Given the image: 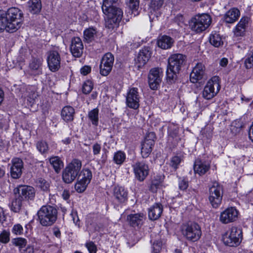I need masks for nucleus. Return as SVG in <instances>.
Listing matches in <instances>:
<instances>
[{"label":"nucleus","instance_id":"62","mask_svg":"<svg viewBox=\"0 0 253 253\" xmlns=\"http://www.w3.org/2000/svg\"><path fill=\"white\" fill-rule=\"evenodd\" d=\"M91 71V68L88 66H84L81 69V73L83 75H86Z\"/></svg>","mask_w":253,"mask_h":253},{"label":"nucleus","instance_id":"36","mask_svg":"<svg viewBox=\"0 0 253 253\" xmlns=\"http://www.w3.org/2000/svg\"><path fill=\"white\" fill-rule=\"evenodd\" d=\"M49 162L56 172L59 173L63 166V162L60 158L57 156L52 157L50 158Z\"/></svg>","mask_w":253,"mask_h":253},{"label":"nucleus","instance_id":"50","mask_svg":"<svg viewBox=\"0 0 253 253\" xmlns=\"http://www.w3.org/2000/svg\"><path fill=\"white\" fill-rule=\"evenodd\" d=\"M92 88V83L89 80L86 81L83 85V92L84 93L87 94L91 91Z\"/></svg>","mask_w":253,"mask_h":253},{"label":"nucleus","instance_id":"17","mask_svg":"<svg viewBox=\"0 0 253 253\" xmlns=\"http://www.w3.org/2000/svg\"><path fill=\"white\" fill-rule=\"evenodd\" d=\"M205 78V66L201 63H197L190 74V81L193 83H197Z\"/></svg>","mask_w":253,"mask_h":253},{"label":"nucleus","instance_id":"10","mask_svg":"<svg viewBox=\"0 0 253 253\" xmlns=\"http://www.w3.org/2000/svg\"><path fill=\"white\" fill-rule=\"evenodd\" d=\"M162 77L163 70L161 68H154L150 70L148 74V83L151 89H158L162 82Z\"/></svg>","mask_w":253,"mask_h":253},{"label":"nucleus","instance_id":"28","mask_svg":"<svg viewBox=\"0 0 253 253\" xmlns=\"http://www.w3.org/2000/svg\"><path fill=\"white\" fill-rule=\"evenodd\" d=\"M29 11L33 14H38L42 10L41 0H29L28 2Z\"/></svg>","mask_w":253,"mask_h":253},{"label":"nucleus","instance_id":"16","mask_svg":"<svg viewBox=\"0 0 253 253\" xmlns=\"http://www.w3.org/2000/svg\"><path fill=\"white\" fill-rule=\"evenodd\" d=\"M238 213V211L235 208H228L221 212L219 220L223 224L234 222L237 219Z\"/></svg>","mask_w":253,"mask_h":253},{"label":"nucleus","instance_id":"39","mask_svg":"<svg viewBox=\"0 0 253 253\" xmlns=\"http://www.w3.org/2000/svg\"><path fill=\"white\" fill-rule=\"evenodd\" d=\"M22 200L20 196H16L11 203V210L15 212H19L21 209Z\"/></svg>","mask_w":253,"mask_h":253},{"label":"nucleus","instance_id":"5","mask_svg":"<svg viewBox=\"0 0 253 253\" xmlns=\"http://www.w3.org/2000/svg\"><path fill=\"white\" fill-rule=\"evenodd\" d=\"M211 22L210 15L203 13L196 15L193 17L189 22V26L192 31L196 33H201L207 29Z\"/></svg>","mask_w":253,"mask_h":253},{"label":"nucleus","instance_id":"44","mask_svg":"<svg viewBox=\"0 0 253 253\" xmlns=\"http://www.w3.org/2000/svg\"><path fill=\"white\" fill-rule=\"evenodd\" d=\"M98 114V110L96 108L93 109L88 113V118L89 120L91 121L93 125L96 126L97 125Z\"/></svg>","mask_w":253,"mask_h":253},{"label":"nucleus","instance_id":"61","mask_svg":"<svg viewBox=\"0 0 253 253\" xmlns=\"http://www.w3.org/2000/svg\"><path fill=\"white\" fill-rule=\"evenodd\" d=\"M92 150H93V154L95 155H98L99 154L100 150H101V146L99 144L97 143H95L92 146Z\"/></svg>","mask_w":253,"mask_h":253},{"label":"nucleus","instance_id":"45","mask_svg":"<svg viewBox=\"0 0 253 253\" xmlns=\"http://www.w3.org/2000/svg\"><path fill=\"white\" fill-rule=\"evenodd\" d=\"M89 183L78 179L75 185V188L78 193H82L85 191Z\"/></svg>","mask_w":253,"mask_h":253},{"label":"nucleus","instance_id":"13","mask_svg":"<svg viewBox=\"0 0 253 253\" xmlns=\"http://www.w3.org/2000/svg\"><path fill=\"white\" fill-rule=\"evenodd\" d=\"M47 62L51 71L54 72L58 71L61 67V57L59 53L55 50L49 51Z\"/></svg>","mask_w":253,"mask_h":253},{"label":"nucleus","instance_id":"40","mask_svg":"<svg viewBox=\"0 0 253 253\" xmlns=\"http://www.w3.org/2000/svg\"><path fill=\"white\" fill-rule=\"evenodd\" d=\"M4 11H0V33L4 30L9 32L7 19Z\"/></svg>","mask_w":253,"mask_h":253},{"label":"nucleus","instance_id":"35","mask_svg":"<svg viewBox=\"0 0 253 253\" xmlns=\"http://www.w3.org/2000/svg\"><path fill=\"white\" fill-rule=\"evenodd\" d=\"M153 145L143 141L141 143V154L143 158H147L151 154Z\"/></svg>","mask_w":253,"mask_h":253},{"label":"nucleus","instance_id":"11","mask_svg":"<svg viewBox=\"0 0 253 253\" xmlns=\"http://www.w3.org/2000/svg\"><path fill=\"white\" fill-rule=\"evenodd\" d=\"M114 62V55L110 52L106 53L102 57L100 64V73L104 76H107L111 71Z\"/></svg>","mask_w":253,"mask_h":253},{"label":"nucleus","instance_id":"57","mask_svg":"<svg viewBox=\"0 0 253 253\" xmlns=\"http://www.w3.org/2000/svg\"><path fill=\"white\" fill-rule=\"evenodd\" d=\"M85 246L87 248L89 253H96L97 248L93 242L86 243Z\"/></svg>","mask_w":253,"mask_h":253},{"label":"nucleus","instance_id":"19","mask_svg":"<svg viewBox=\"0 0 253 253\" xmlns=\"http://www.w3.org/2000/svg\"><path fill=\"white\" fill-rule=\"evenodd\" d=\"M43 60L41 57H32L29 63V69L31 74L34 76H39L42 74Z\"/></svg>","mask_w":253,"mask_h":253},{"label":"nucleus","instance_id":"41","mask_svg":"<svg viewBox=\"0 0 253 253\" xmlns=\"http://www.w3.org/2000/svg\"><path fill=\"white\" fill-rule=\"evenodd\" d=\"M128 6L131 10L132 14H133L134 16L138 14L139 0H129Z\"/></svg>","mask_w":253,"mask_h":253},{"label":"nucleus","instance_id":"6","mask_svg":"<svg viewBox=\"0 0 253 253\" xmlns=\"http://www.w3.org/2000/svg\"><path fill=\"white\" fill-rule=\"evenodd\" d=\"M182 235L190 241L196 242L201 237L202 231L200 226L196 223H188L181 227Z\"/></svg>","mask_w":253,"mask_h":253},{"label":"nucleus","instance_id":"59","mask_svg":"<svg viewBox=\"0 0 253 253\" xmlns=\"http://www.w3.org/2000/svg\"><path fill=\"white\" fill-rule=\"evenodd\" d=\"M71 215L72 217V219L76 225L79 226V218L78 216L77 212L76 211H72L71 213Z\"/></svg>","mask_w":253,"mask_h":253},{"label":"nucleus","instance_id":"4","mask_svg":"<svg viewBox=\"0 0 253 253\" xmlns=\"http://www.w3.org/2000/svg\"><path fill=\"white\" fill-rule=\"evenodd\" d=\"M82 166V162L80 160H73L62 171V179L63 181L68 184L73 182L79 174Z\"/></svg>","mask_w":253,"mask_h":253},{"label":"nucleus","instance_id":"1","mask_svg":"<svg viewBox=\"0 0 253 253\" xmlns=\"http://www.w3.org/2000/svg\"><path fill=\"white\" fill-rule=\"evenodd\" d=\"M186 60V56L179 53L173 54L169 58L167 76L169 82L172 83L177 79V75L184 65Z\"/></svg>","mask_w":253,"mask_h":253},{"label":"nucleus","instance_id":"22","mask_svg":"<svg viewBox=\"0 0 253 253\" xmlns=\"http://www.w3.org/2000/svg\"><path fill=\"white\" fill-rule=\"evenodd\" d=\"M210 165L208 162L203 161L200 159L195 160L194 170L195 173L201 176L205 174L210 169Z\"/></svg>","mask_w":253,"mask_h":253},{"label":"nucleus","instance_id":"30","mask_svg":"<svg viewBox=\"0 0 253 253\" xmlns=\"http://www.w3.org/2000/svg\"><path fill=\"white\" fill-rule=\"evenodd\" d=\"M118 0H104L102 9L104 13H108L109 11L116 12L117 10L121 9L114 6L113 5L118 2Z\"/></svg>","mask_w":253,"mask_h":253},{"label":"nucleus","instance_id":"20","mask_svg":"<svg viewBox=\"0 0 253 253\" xmlns=\"http://www.w3.org/2000/svg\"><path fill=\"white\" fill-rule=\"evenodd\" d=\"M23 163L21 159L15 158L12 160L10 167V175L14 179L19 178L22 174Z\"/></svg>","mask_w":253,"mask_h":253},{"label":"nucleus","instance_id":"42","mask_svg":"<svg viewBox=\"0 0 253 253\" xmlns=\"http://www.w3.org/2000/svg\"><path fill=\"white\" fill-rule=\"evenodd\" d=\"M164 0H151L149 4L150 12L152 13L159 9L164 3Z\"/></svg>","mask_w":253,"mask_h":253},{"label":"nucleus","instance_id":"25","mask_svg":"<svg viewBox=\"0 0 253 253\" xmlns=\"http://www.w3.org/2000/svg\"><path fill=\"white\" fill-rule=\"evenodd\" d=\"M163 211V206L161 204L156 203L148 211V216L151 220L158 219L161 215Z\"/></svg>","mask_w":253,"mask_h":253},{"label":"nucleus","instance_id":"60","mask_svg":"<svg viewBox=\"0 0 253 253\" xmlns=\"http://www.w3.org/2000/svg\"><path fill=\"white\" fill-rule=\"evenodd\" d=\"M6 217L4 213L3 209L0 208V223L4 226V222L6 221Z\"/></svg>","mask_w":253,"mask_h":253},{"label":"nucleus","instance_id":"37","mask_svg":"<svg viewBox=\"0 0 253 253\" xmlns=\"http://www.w3.org/2000/svg\"><path fill=\"white\" fill-rule=\"evenodd\" d=\"M96 34V31L93 28L85 29L84 32V41L88 43L94 40Z\"/></svg>","mask_w":253,"mask_h":253},{"label":"nucleus","instance_id":"51","mask_svg":"<svg viewBox=\"0 0 253 253\" xmlns=\"http://www.w3.org/2000/svg\"><path fill=\"white\" fill-rule=\"evenodd\" d=\"M181 158L177 156H174L171 158L170 166L174 169L178 168V166L181 162Z\"/></svg>","mask_w":253,"mask_h":253},{"label":"nucleus","instance_id":"31","mask_svg":"<svg viewBox=\"0 0 253 253\" xmlns=\"http://www.w3.org/2000/svg\"><path fill=\"white\" fill-rule=\"evenodd\" d=\"M248 24V20L247 18H242L234 30V34L236 36H242L244 35L247 24Z\"/></svg>","mask_w":253,"mask_h":253},{"label":"nucleus","instance_id":"21","mask_svg":"<svg viewBox=\"0 0 253 253\" xmlns=\"http://www.w3.org/2000/svg\"><path fill=\"white\" fill-rule=\"evenodd\" d=\"M18 196L24 200H32L35 195V189L33 187L27 185H21L17 188Z\"/></svg>","mask_w":253,"mask_h":253},{"label":"nucleus","instance_id":"49","mask_svg":"<svg viewBox=\"0 0 253 253\" xmlns=\"http://www.w3.org/2000/svg\"><path fill=\"white\" fill-rule=\"evenodd\" d=\"M10 241V232L9 231L4 230L0 234V242L6 244Z\"/></svg>","mask_w":253,"mask_h":253},{"label":"nucleus","instance_id":"9","mask_svg":"<svg viewBox=\"0 0 253 253\" xmlns=\"http://www.w3.org/2000/svg\"><path fill=\"white\" fill-rule=\"evenodd\" d=\"M222 188L220 184L214 182L209 189V201L212 206L217 208L221 204L222 199Z\"/></svg>","mask_w":253,"mask_h":253},{"label":"nucleus","instance_id":"32","mask_svg":"<svg viewBox=\"0 0 253 253\" xmlns=\"http://www.w3.org/2000/svg\"><path fill=\"white\" fill-rule=\"evenodd\" d=\"M173 42V40L170 37L164 36L158 40V45L161 48L165 49L170 48Z\"/></svg>","mask_w":253,"mask_h":253},{"label":"nucleus","instance_id":"48","mask_svg":"<svg viewBox=\"0 0 253 253\" xmlns=\"http://www.w3.org/2000/svg\"><path fill=\"white\" fill-rule=\"evenodd\" d=\"M28 55V49L27 47H22L19 50V57L18 61L23 62Z\"/></svg>","mask_w":253,"mask_h":253},{"label":"nucleus","instance_id":"27","mask_svg":"<svg viewBox=\"0 0 253 253\" xmlns=\"http://www.w3.org/2000/svg\"><path fill=\"white\" fill-rule=\"evenodd\" d=\"M144 217V214L142 213L131 214L127 216V220L131 226L138 227L142 224Z\"/></svg>","mask_w":253,"mask_h":253},{"label":"nucleus","instance_id":"64","mask_svg":"<svg viewBox=\"0 0 253 253\" xmlns=\"http://www.w3.org/2000/svg\"><path fill=\"white\" fill-rule=\"evenodd\" d=\"M53 233L55 236L57 238H60L61 236V232L60 229L57 227H54L53 228Z\"/></svg>","mask_w":253,"mask_h":253},{"label":"nucleus","instance_id":"63","mask_svg":"<svg viewBox=\"0 0 253 253\" xmlns=\"http://www.w3.org/2000/svg\"><path fill=\"white\" fill-rule=\"evenodd\" d=\"M37 94L35 92H31L30 94L28 96V100L30 103H34L35 99L37 98Z\"/></svg>","mask_w":253,"mask_h":253},{"label":"nucleus","instance_id":"47","mask_svg":"<svg viewBox=\"0 0 253 253\" xmlns=\"http://www.w3.org/2000/svg\"><path fill=\"white\" fill-rule=\"evenodd\" d=\"M36 184L38 187L44 191H47L49 187L48 182L42 178H38L36 181Z\"/></svg>","mask_w":253,"mask_h":253},{"label":"nucleus","instance_id":"43","mask_svg":"<svg viewBox=\"0 0 253 253\" xmlns=\"http://www.w3.org/2000/svg\"><path fill=\"white\" fill-rule=\"evenodd\" d=\"M126 159V154L124 152L119 151L115 153L113 160L117 165H122Z\"/></svg>","mask_w":253,"mask_h":253},{"label":"nucleus","instance_id":"46","mask_svg":"<svg viewBox=\"0 0 253 253\" xmlns=\"http://www.w3.org/2000/svg\"><path fill=\"white\" fill-rule=\"evenodd\" d=\"M11 244L16 247H18L19 248H22L26 245L27 241L23 238H14L11 240Z\"/></svg>","mask_w":253,"mask_h":253},{"label":"nucleus","instance_id":"38","mask_svg":"<svg viewBox=\"0 0 253 253\" xmlns=\"http://www.w3.org/2000/svg\"><path fill=\"white\" fill-rule=\"evenodd\" d=\"M209 42L213 46L218 47L223 44L220 36L217 33H214L211 35L209 38Z\"/></svg>","mask_w":253,"mask_h":253},{"label":"nucleus","instance_id":"24","mask_svg":"<svg viewBox=\"0 0 253 253\" xmlns=\"http://www.w3.org/2000/svg\"><path fill=\"white\" fill-rule=\"evenodd\" d=\"M127 191L123 187L116 186L114 188L113 196L120 203H123L127 201Z\"/></svg>","mask_w":253,"mask_h":253},{"label":"nucleus","instance_id":"54","mask_svg":"<svg viewBox=\"0 0 253 253\" xmlns=\"http://www.w3.org/2000/svg\"><path fill=\"white\" fill-rule=\"evenodd\" d=\"M37 147L38 150L42 153H44L48 150V146L45 142L40 141L37 144Z\"/></svg>","mask_w":253,"mask_h":253},{"label":"nucleus","instance_id":"8","mask_svg":"<svg viewBox=\"0 0 253 253\" xmlns=\"http://www.w3.org/2000/svg\"><path fill=\"white\" fill-rule=\"evenodd\" d=\"M218 77H212L207 84L203 91V97L207 100L212 98L219 91L220 86Z\"/></svg>","mask_w":253,"mask_h":253},{"label":"nucleus","instance_id":"55","mask_svg":"<svg viewBox=\"0 0 253 253\" xmlns=\"http://www.w3.org/2000/svg\"><path fill=\"white\" fill-rule=\"evenodd\" d=\"M12 233L16 235H22L23 233V228L20 224H15L12 229Z\"/></svg>","mask_w":253,"mask_h":253},{"label":"nucleus","instance_id":"15","mask_svg":"<svg viewBox=\"0 0 253 253\" xmlns=\"http://www.w3.org/2000/svg\"><path fill=\"white\" fill-rule=\"evenodd\" d=\"M140 97L137 88L133 87L129 89L126 98L127 106L133 109H137L139 107Z\"/></svg>","mask_w":253,"mask_h":253},{"label":"nucleus","instance_id":"29","mask_svg":"<svg viewBox=\"0 0 253 253\" xmlns=\"http://www.w3.org/2000/svg\"><path fill=\"white\" fill-rule=\"evenodd\" d=\"M75 112L73 107L66 106L63 108L61 111V117L66 122H71L74 120Z\"/></svg>","mask_w":253,"mask_h":253},{"label":"nucleus","instance_id":"26","mask_svg":"<svg viewBox=\"0 0 253 253\" xmlns=\"http://www.w3.org/2000/svg\"><path fill=\"white\" fill-rule=\"evenodd\" d=\"M240 15V12L237 8H231L224 15V21L227 23H233L238 20Z\"/></svg>","mask_w":253,"mask_h":253},{"label":"nucleus","instance_id":"14","mask_svg":"<svg viewBox=\"0 0 253 253\" xmlns=\"http://www.w3.org/2000/svg\"><path fill=\"white\" fill-rule=\"evenodd\" d=\"M132 167L135 178L140 182L143 181L149 173L148 166L143 162H137Z\"/></svg>","mask_w":253,"mask_h":253},{"label":"nucleus","instance_id":"18","mask_svg":"<svg viewBox=\"0 0 253 253\" xmlns=\"http://www.w3.org/2000/svg\"><path fill=\"white\" fill-rule=\"evenodd\" d=\"M70 50L74 57L79 58L82 56L83 53L84 45L79 37H74L72 39Z\"/></svg>","mask_w":253,"mask_h":253},{"label":"nucleus","instance_id":"34","mask_svg":"<svg viewBox=\"0 0 253 253\" xmlns=\"http://www.w3.org/2000/svg\"><path fill=\"white\" fill-rule=\"evenodd\" d=\"M91 178L92 172L87 169H83L82 170L80 171L78 174V179L82 181L86 182L88 183L90 182Z\"/></svg>","mask_w":253,"mask_h":253},{"label":"nucleus","instance_id":"56","mask_svg":"<svg viewBox=\"0 0 253 253\" xmlns=\"http://www.w3.org/2000/svg\"><path fill=\"white\" fill-rule=\"evenodd\" d=\"M162 243L161 241H155L153 243V252L154 253H160L162 248Z\"/></svg>","mask_w":253,"mask_h":253},{"label":"nucleus","instance_id":"23","mask_svg":"<svg viewBox=\"0 0 253 253\" xmlns=\"http://www.w3.org/2000/svg\"><path fill=\"white\" fill-rule=\"evenodd\" d=\"M151 54L150 48L148 47H145L140 50L136 60L139 67L146 64L151 57Z\"/></svg>","mask_w":253,"mask_h":253},{"label":"nucleus","instance_id":"7","mask_svg":"<svg viewBox=\"0 0 253 253\" xmlns=\"http://www.w3.org/2000/svg\"><path fill=\"white\" fill-rule=\"evenodd\" d=\"M242 240V230L237 227H232L223 237L224 244L230 247H237Z\"/></svg>","mask_w":253,"mask_h":253},{"label":"nucleus","instance_id":"2","mask_svg":"<svg viewBox=\"0 0 253 253\" xmlns=\"http://www.w3.org/2000/svg\"><path fill=\"white\" fill-rule=\"evenodd\" d=\"M57 210L50 205L42 206L37 212L38 220L42 226L52 225L57 219Z\"/></svg>","mask_w":253,"mask_h":253},{"label":"nucleus","instance_id":"12","mask_svg":"<svg viewBox=\"0 0 253 253\" xmlns=\"http://www.w3.org/2000/svg\"><path fill=\"white\" fill-rule=\"evenodd\" d=\"M104 14L106 15V27L109 29H113L121 21L123 12L122 10H117L115 12L109 11L108 13Z\"/></svg>","mask_w":253,"mask_h":253},{"label":"nucleus","instance_id":"53","mask_svg":"<svg viewBox=\"0 0 253 253\" xmlns=\"http://www.w3.org/2000/svg\"><path fill=\"white\" fill-rule=\"evenodd\" d=\"M173 21L179 27H182L185 25L184 18L183 15L181 14H177L174 17Z\"/></svg>","mask_w":253,"mask_h":253},{"label":"nucleus","instance_id":"52","mask_svg":"<svg viewBox=\"0 0 253 253\" xmlns=\"http://www.w3.org/2000/svg\"><path fill=\"white\" fill-rule=\"evenodd\" d=\"M156 138L155 133L153 132H150L146 134L144 141L154 145Z\"/></svg>","mask_w":253,"mask_h":253},{"label":"nucleus","instance_id":"3","mask_svg":"<svg viewBox=\"0 0 253 253\" xmlns=\"http://www.w3.org/2000/svg\"><path fill=\"white\" fill-rule=\"evenodd\" d=\"M4 12L7 19L9 32L13 33L19 29L24 19L22 11L18 8L11 7Z\"/></svg>","mask_w":253,"mask_h":253},{"label":"nucleus","instance_id":"58","mask_svg":"<svg viewBox=\"0 0 253 253\" xmlns=\"http://www.w3.org/2000/svg\"><path fill=\"white\" fill-rule=\"evenodd\" d=\"M188 186V182L185 179H181L179 182V188L180 190H185Z\"/></svg>","mask_w":253,"mask_h":253},{"label":"nucleus","instance_id":"33","mask_svg":"<svg viewBox=\"0 0 253 253\" xmlns=\"http://www.w3.org/2000/svg\"><path fill=\"white\" fill-rule=\"evenodd\" d=\"M162 178L161 176L157 175L154 177L151 182L149 186V190L153 192L156 193L157 190L159 189L162 183Z\"/></svg>","mask_w":253,"mask_h":253}]
</instances>
